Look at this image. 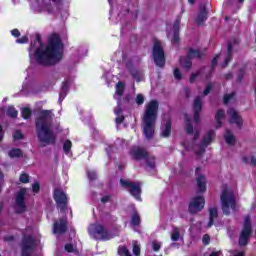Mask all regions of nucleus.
Masks as SVG:
<instances>
[{
  "mask_svg": "<svg viewBox=\"0 0 256 256\" xmlns=\"http://www.w3.org/2000/svg\"><path fill=\"white\" fill-rule=\"evenodd\" d=\"M223 119H225V110L219 109L215 115L216 129H219L223 125Z\"/></svg>",
  "mask_w": 256,
  "mask_h": 256,
  "instance_id": "24",
  "label": "nucleus"
},
{
  "mask_svg": "<svg viewBox=\"0 0 256 256\" xmlns=\"http://www.w3.org/2000/svg\"><path fill=\"white\" fill-rule=\"evenodd\" d=\"M111 201V195H106L101 198V203H109Z\"/></svg>",
  "mask_w": 256,
  "mask_h": 256,
  "instance_id": "62",
  "label": "nucleus"
},
{
  "mask_svg": "<svg viewBox=\"0 0 256 256\" xmlns=\"http://www.w3.org/2000/svg\"><path fill=\"white\" fill-rule=\"evenodd\" d=\"M188 57H191L192 59H202L203 58V52L199 49H188L187 52Z\"/></svg>",
  "mask_w": 256,
  "mask_h": 256,
  "instance_id": "25",
  "label": "nucleus"
},
{
  "mask_svg": "<svg viewBox=\"0 0 256 256\" xmlns=\"http://www.w3.org/2000/svg\"><path fill=\"white\" fill-rule=\"evenodd\" d=\"M233 97H235L234 92H232L231 94H225L224 97H223L224 105H227L231 101V99H233Z\"/></svg>",
  "mask_w": 256,
  "mask_h": 256,
  "instance_id": "40",
  "label": "nucleus"
},
{
  "mask_svg": "<svg viewBox=\"0 0 256 256\" xmlns=\"http://www.w3.org/2000/svg\"><path fill=\"white\" fill-rule=\"evenodd\" d=\"M152 249L153 251L157 252L159 251V249H161V244L157 243V242H153L152 243Z\"/></svg>",
  "mask_w": 256,
  "mask_h": 256,
  "instance_id": "59",
  "label": "nucleus"
},
{
  "mask_svg": "<svg viewBox=\"0 0 256 256\" xmlns=\"http://www.w3.org/2000/svg\"><path fill=\"white\" fill-rule=\"evenodd\" d=\"M20 183H29V174L23 173L19 177Z\"/></svg>",
  "mask_w": 256,
  "mask_h": 256,
  "instance_id": "47",
  "label": "nucleus"
},
{
  "mask_svg": "<svg viewBox=\"0 0 256 256\" xmlns=\"http://www.w3.org/2000/svg\"><path fill=\"white\" fill-rule=\"evenodd\" d=\"M32 191L33 193H39V191H41V185L39 184V182H35L32 185Z\"/></svg>",
  "mask_w": 256,
  "mask_h": 256,
  "instance_id": "53",
  "label": "nucleus"
},
{
  "mask_svg": "<svg viewBox=\"0 0 256 256\" xmlns=\"http://www.w3.org/2000/svg\"><path fill=\"white\" fill-rule=\"evenodd\" d=\"M246 69L245 67H242L239 69L237 78H236V83H243V79L245 77Z\"/></svg>",
  "mask_w": 256,
  "mask_h": 256,
  "instance_id": "37",
  "label": "nucleus"
},
{
  "mask_svg": "<svg viewBox=\"0 0 256 256\" xmlns=\"http://www.w3.org/2000/svg\"><path fill=\"white\" fill-rule=\"evenodd\" d=\"M131 75H132L133 79H135V81H137L138 83H139V81H141V72H139V70L132 71Z\"/></svg>",
  "mask_w": 256,
  "mask_h": 256,
  "instance_id": "43",
  "label": "nucleus"
},
{
  "mask_svg": "<svg viewBox=\"0 0 256 256\" xmlns=\"http://www.w3.org/2000/svg\"><path fill=\"white\" fill-rule=\"evenodd\" d=\"M207 15H208L207 7L205 5L200 6L198 16L195 20L197 25H205V21H207Z\"/></svg>",
  "mask_w": 256,
  "mask_h": 256,
  "instance_id": "18",
  "label": "nucleus"
},
{
  "mask_svg": "<svg viewBox=\"0 0 256 256\" xmlns=\"http://www.w3.org/2000/svg\"><path fill=\"white\" fill-rule=\"evenodd\" d=\"M27 193V189L22 188L19 190L18 194L16 195V213H25L27 211V205H25V195Z\"/></svg>",
  "mask_w": 256,
  "mask_h": 256,
  "instance_id": "14",
  "label": "nucleus"
},
{
  "mask_svg": "<svg viewBox=\"0 0 256 256\" xmlns=\"http://www.w3.org/2000/svg\"><path fill=\"white\" fill-rule=\"evenodd\" d=\"M184 123L186 125V129H193V123L191 122V117L185 115Z\"/></svg>",
  "mask_w": 256,
  "mask_h": 256,
  "instance_id": "41",
  "label": "nucleus"
},
{
  "mask_svg": "<svg viewBox=\"0 0 256 256\" xmlns=\"http://www.w3.org/2000/svg\"><path fill=\"white\" fill-rule=\"evenodd\" d=\"M215 141V130H209L207 134L203 137V139L198 144V150L195 154L199 157L207 151L208 145H211Z\"/></svg>",
  "mask_w": 256,
  "mask_h": 256,
  "instance_id": "11",
  "label": "nucleus"
},
{
  "mask_svg": "<svg viewBox=\"0 0 256 256\" xmlns=\"http://www.w3.org/2000/svg\"><path fill=\"white\" fill-rule=\"evenodd\" d=\"M87 177H88L89 181H97V172L88 171L87 172Z\"/></svg>",
  "mask_w": 256,
  "mask_h": 256,
  "instance_id": "42",
  "label": "nucleus"
},
{
  "mask_svg": "<svg viewBox=\"0 0 256 256\" xmlns=\"http://www.w3.org/2000/svg\"><path fill=\"white\" fill-rule=\"evenodd\" d=\"M136 103L137 105H143L145 103V97L142 94H137Z\"/></svg>",
  "mask_w": 256,
  "mask_h": 256,
  "instance_id": "51",
  "label": "nucleus"
},
{
  "mask_svg": "<svg viewBox=\"0 0 256 256\" xmlns=\"http://www.w3.org/2000/svg\"><path fill=\"white\" fill-rule=\"evenodd\" d=\"M203 209H205V197L195 196L192 198L188 206L189 213H191V215H196V213L203 211Z\"/></svg>",
  "mask_w": 256,
  "mask_h": 256,
  "instance_id": "12",
  "label": "nucleus"
},
{
  "mask_svg": "<svg viewBox=\"0 0 256 256\" xmlns=\"http://www.w3.org/2000/svg\"><path fill=\"white\" fill-rule=\"evenodd\" d=\"M171 136V129H164L162 131V137H170Z\"/></svg>",
  "mask_w": 256,
  "mask_h": 256,
  "instance_id": "63",
  "label": "nucleus"
},
{
  "mask_svg": "<svg viewBox=\"0 0 256 256\" xmlns=\"http://www.w3.org/2000/svg\"><path fill=\"white\" fill-rule=\"evenodd\" d=\"M233 61V44L231 42H228V48H227V56L224 59V61L221 63L222 69H225Z\"/></svg>",
  "mask_w": 256,
  "mask_h": 256,
  "instance_id": "19",
  "label": "nucleus"
},
{
  "mask_svg": "<svg viewBox=\"0 0 256 256\" xmlns=\"http://www.w3.org/2000/svg\"><path fill=\"white\" fill-rule=\"evenodd\" d=\"M171 126H172L171 118L166 119L164 123V129H171Z\"/></svg>",
  "mask_w": 256,
  "mask_h": 256,
  "instance_id": "58",
  "label": "nucleus"
},
{
  "mask_svg": "<svg viewBox=\"0 0 256 256\" xmlns=\"http://www.w3.org/2000/svg\"><path fill=\"white\" fill-rule=\"evenodd\" d=\"M32 113H33V112L31 111L30 108L25 107V108H23L22 111H21V116H22V118H24L25 120L31 119Z\"/></svg>",
  "mask_w": 256,
  "mask_h": 256,
  "instance_id": "35",
  "label": "nucleus"
},
{
  "mask_svg": "<svg viewBox=\"0 0 256 256\" xmlns=\"http://www.w3.org/2000/svg\"><path fill=\"white\" fill-rule=\"evenodd\" d=\"M123 93H125V83L118 82L116 84V95H118V97H123Z\"/></svg>",
  "mask_w": 256,
  "mask_h": 256,
  "instance_id": "33",
  "label": "nucleus"
},
{
  "mask_svg": "<svg viewBox=\"0 0 256 256\" xmlns=\"http://www.w3.org/2000/svg\"><path fill=\"white\" fill-rule=\"evenodd\" d=\"M36 135L41 148L47 147V145H56L57 143V134L52 129H37Z\"/></svg>",
  "mask_w": 256,
  "mask_h": 256,
  "instance_id": "5",
  "label": "nucleus"
},
{
  "mask_svg": "<svg viewBox=\"0 0 256 256\" xmlns=\"http://www.w3.org/2000/svg\"><path fill=\"white\" fill-rule=\"evenodd\" d=\"M152 59L156 67H159L160 69H163L165 67V63H167L165 49L163 48L161 41H159L157 38L153 39Z\"/></svg>",
  "mask_w": 256,
  "mask_h": 256,
  "instance_id": "4",
  "label": "nucleus"
},
{
  "mask_svg": "<svg viewBox=\"0 0 256 256\" xmlns=\"http://www.w3.org/2000/svg\"><path fill=\"white\" fill-rule=\"evenodd\" d=\"M54 235H65L67 233V219L59 218L58 221L53 224Z\"/></svg>",
  "mask_w": 256,
  "mask_h": 256,
  "instance_id": "16",
  "label": "nucleus"
},
{
  "mask_svg": "<svg viewBox=\"0 0 256 256\" xmlns=\"http://www.w3.org/2000/svg\"><path fill=\"white\" fill-rule=\"evenodd\" d=\"M179 237H181V234H179V230L176 228L174 233L171 235L172 241H179Z\"/></svg>",
  "mask_w": 256,
  "mask_h": 256,
  "instance_id": "52",
  "label": "nucleus"
},
{
  "mask_svg": "<svg viewBox=\"0 0 256 256\" xmlns=\"http://www.w3.org/2000/svg\"><path fill=\"white\" fill-rule=\"evenodd\" d=\"M179 41H181V38L179 37V32L175 31L172 37V43H174V45H179Z\"/></svg>",
  "mask_w": 256,
  "mask_h": 256,
  "instance_id": "44",
  "label": "nucleus"
},
{
  "mask_svg": "<svg viewBox=\"0 0 256 256\" xmlns=\"http://www.w3.org/2000/svg\"><path fill=\"white\" fill-rule=\"evenodd\" d=\"M220 201L222 203V210L224 215H230L231 211L229 210V207L233 210H235V208L237 207L235 195L233 194V192L228 191L227 189L222 191Z\"/></svg>",
  "mask_w": 256,
  "mask_h": 256,
  "instance_id": "6",
  "label": "nucleus"
},
{
  "mask_svg": "<svg viewBox=\"0 0 256 256\" xmlns=\"http://www.w3.org/2000/svg\"><path fill=\"white\" fill-rule=\"evenodd\" d=\"M53 198L57 207H60L61 211H65L67 209V194H65L63 190L56 188L54 190Z\"/></svg>",
  "mask_w": 256,
  "mask_h": 256,
  "instance_id": "13",
  "label": "nucleus"
},
{
  "mask_svg": "<svg viewBox=\"0 0 256 256\" xmlns=\"http://www.w3.org/2000/svg\"><path fill=\"white\" fill-rule=\"evenodd\" d=\"M123 121H125V116H123V115L115 118L116 125H121V123H123Z\"/></svg>",
  "mask_w": 256,
  "mask_h": 256,
  "instance_id": "57",
  "label": "nucleus"
},
{
  "mask_svg": "<svg viewBox=\"0 0 256 256\" xmlns=\"http://www.w3.org/2000/svg\"><path fill=\"white\" fill-rule=\"evenodd\" d=\"M23 132L21 130H16L13 134L14 141H21V139H24Z\"/></svg>",
  "mask_w": 256,
  "mask_h": 256,
  "instance_id": "39",
  "label": "nucleus"
},
{
  "mask_svg": "<svg viewBox=\"0 0 256 256\" xmlns=\"http://www.w3.org/2000/svg\"><path fill=\"white\" fill-rule=\"evenodd\" d=\"M202 243L205 247H207V245H209L211 243V236H209V234H205L202 237Z\"/></svg>",
  "mask_w": 256,
  "mask_h": 256,
  "instance_id": "46",
  "label": "nucleus"
},
{
  "mask_svg": "<svg viewBox=\"0 0 256 256\" xmlns=\"http://www.w3.org/2000/svg\"><path fill=\"white\" fill-rule=\"evenodd\" d=\"M197 77H199V73H192L189 79L190 83H195V79H197Z\"/></svg>",
  "mask_w": 256,
  "mask_h": 256,
  "instance_id": "61",
  "label": "nucleus"
},
{
  "mask_svg": "<svg viewBox=\"0 0 256 256\" xmlns=\"http://www.w3.org/2000/svg\"><path fill=\"white\" fill-rule=\"evenodd\" d=\"M35 247H37L35 237L32 235H24L21 242V255L33 253Z\"/></svg>",
  "mask_w": 256,
  "mask_h": 256,
  "instance_id": "10",
  "label": "nucleus"
},
{
  "mask_svg": "<svg viewBox=\"0 0 256 256\" xmlns=\"http://www.w3.org/2000/svg\"><path fill=\"white\" fill-rule=\"evenodd\" d=\"M194 123H199L201 121V112L194 111Z\"/></svg>",
  "mask_w": 256,
  "mask_h": 256,
  "instance_id": "55",
  "label": "nucleus"
},
{
  "mask_svg": "<svg viewBox=\"0 0 256 256\" xmlns=\"http://www.w3.org/2000/svg\"><path fill=\"white\" fill-rule=\"evenodd\" d=\"M64 47L65 44L57 32L48 36L46 45L43 44L41 34L37 33L35 39L31 41L28 51L34 53V59L38 65L53 67L63 59Z\"/></svg>",
  "mask_w": 256,
  "mask_h": 256,
  "instance_id": "1",
  "label": "nucleus"
},
{
  "mask_svg": "<svg viewBox=\"0 0 256 256\" xmlns=\"http://www.w3.org/2000/svg\"><path fill=\"white\" fill-rule=\"evenodd\" d=\"M251 233H253L251 216L247 215L244 217V224L238 241V245L240 247H246V245H249V237H251Z\"/></svg>",
  "mask_w": 256,
  "mask_h": 256,
  "instance_id": "7",
  "label": "nucleus"
},
{
  "mask_svg": "<svg viewBox=\"0 0 256 256\" xmlns=\"http://www.w3.org/2000/svg\"><path fill=\"white\" fill-rule=\"evenodd\" d=\"M158 115L159 102L157 100H151L148 104H146L145 111L142 116L144 129H155Z\"/></svg>",
  "mask_w": 256,
  "mask_h": 256,
  "instance_id": "2",
  "label": "nucleus"
},
{
  "mask_svg": "<svg viewBox=\"0 0 256 256\" xmlns=\"http://www.w3.org/2000/svg\"><path fill=\"white\" fill-rule=\"evenodd\" d=\"M16 43H20V44L29 43V37L22 36L21 38H18L16 40Z\"/></svg>",
  "mask_w": 256,
  "mask_h": 256,
  "instance_id": "54",
  "label": "nucleus"
},
{
  "mask_svg": "<svg viewBox=\"0 0 256 256\" xmlns=\"http://www.w3.org/2000/svg\"><path fill=\"white\" fill-rule=\"evenodd\" d=\"M229 115L230 123L235 124L239 128L243 127V118L241 117V115H239V112H237L235 109H230Z\"/></svg>",
  "mask_w": 256,
  "mask_h": 256,
  "instance_id": "17",
  "label": "nucleus"
},
{
  "mask_svg": "<svg viewBox=\"0 0 256 256\" xmlns=\"http://www.w3.org/2000/svg\"><path fill=\"white\" fill-rule=\"evenodd\" d=\"M6 115L12 119H16L17 115H19V112L13 106H8Z\"/></svg>",
  "mask_w": 256,
  "mask_h": 256,
  "instance_id": "31",
  "label": "nucleus"
},
{
  "mask_svg": "<svg viewBox=\"0 0 256 256\" xmlns=\"http://www.w3.org/2000/svg\"><path fill=\"white\" fill-rule=\"evenodd\" d=\"M11 35H12L13 37H21V32L19 31V29H13V30L11 31Z\"/></svg>",
  "mask_w": 256,
  "mask_h": 256,
  "instance_id": "60",
  "label": "nucleus"
},
{
  "mask_svg": "<svg viewBox=\"0 0 256 256\" xmlns=\"http://www.w3.org/2000/svg\"><path fill=\"white\" fill-rule=\"evenodd\" d=\"M64 250H65L67 253H74V252H75V247L73 246V244L67 243V244H65V246H64Z\"/></svg>",
  "mask_w": 256,
  "mask_h": 256,
  "instance_id": "45",
  "label": "nucleus"
},
{
  "mask_svg": "<svg viewBox=\"0 0 256 256\" xmlns=\"http://www.w3.org/2000/svg\"><path fill=\"white\" fill-rule=\"evenodd\" d=\"M132 251H133V255H135V256L141 255V247L137 244L133 245Z\"/></svg>",
  "mask_w": 256,
  "mask_h": 256,
  "instance_id": "50",
  "label": "nucleus"
},
{
  "mask_svg": "<svg viewBox=\"0 0 256 256\" xmlns=\"http://www.w3.org/2000/svg\"><path fill=\"white\" fill-rule=\"evenodd\" d=\"M90 233L95 239L109 241V230L103 224L95 223L90 226Z\"/></svg>",
  "mask_w": 256,
  "mask_h": 256,
  "instance_id": "9",
  "label": "nucleus"
},
{
  "mask_svg": "<svg viewBox=\"0 0 256 256\" xmlns=\"http://www.w3.org/2000/svg\"><path fill=\"white\" fill-rule=\"evenodd\" d=\"M55 113L53 110H40L35 117L36 129H53Z\"/></svg>",
  "mask_w": 256,
  "mask_h": 256,
  "instance_id": "3",
  "label": "nucleus"
},
{
  "mask_svg": "<svg viewBox=\"0 0 256 256\" xmlns=\"http://www.w3.org/2000/svg\"><path fill=\"white\" fill-rule=\"evenodd\" d=\"M118 255L120 256H133L131 255V252L129 249L126 248V246H119L118 247Z\"/></svg>",
  "mask_w": 256,
  "mask_h": 256,
  "instance_id": "34",
  "label": "nucleus"
},
{
  "mask_svg": "<svg viewBox=\"0 0 256 256\" xmlns=\"http://www.w3.org/2000/svg\"><path fill=\"white\" fill-rule=\"evenodd\" d=\"M213 89V83L212 82H209L207 85H206V88L204 89L203 91V95H209L211 93V90Z\"/></svg>",
  "mask_w": 256,
  "mask_h": 256,
  "instance_id": "48",
  "label": "nucleus"
},
{
  "mask_svg": "<svg viewBox=\"0 0 256 256\" xmlns=\"http://www.w3.org/2000/svg\"><path fill=\"white\" fill-rule=\"evenodd\" d=\"M187 135L192 137L193 143L196 141H199V137L201 136V130L199 129H187L186 130Z\"/></svg>",
  "mask_w": 256,
  "mask_h": 256,
  "instance_id": "27",
  "label": "nucleus"
},
{
  "mask_svg": "<svg viewBox=\"0 0 256 256\" xmlns=\"http://www.w3.org/2000/svg\"><path fill=\"white\" fill-rule=\"evenodd\" d=\"M144 159H145V161H146L147 167H150V169H155V165H156V163H155V157L149 156V154H148V157H147V158H144Z\"/></svg>",
  "mask_w": 256,
  "mask_h": 256,
  "instance_id": "36",
  "label": "nucleus"
},
{
  "mask_svg": "<svg viewBox=\"0 0 256 256\" xmlns=\"http://www.w3.org/2000/svg\"><path fill=\"white\" fill-rule=\"evenodd\" d=\"M174 77L178 81H181V79H183V74H181V70H179V68L174 69Z\"/></svg>",
  "mask_w": 256,
  "mask_h": 256,
  "instance_id": "49",
  "label": "nucleus"
},
{
  "mask_svg": "<svg viewBox=\"0 0 256 256\" xmlns=\"http://www.w3.org/2000/svg\"><path fill=\"white\" fill-rule=\"evenodd\" d=\"M219 217V212L217 211V207L209 208V222H208V229H211L212 225H215V219Z\"/></svg>",
  "mask_w": 256,
  "mask_h": 256,
  "instance_id": "23",
  "label": "nucleus"
},
{
  "mask_svg": "<svg viewBox=\"0 0 256 256\" xmlns=\"http://www.w3.org/2000/svg\"><path fill=\"white\" fill-rule=\"evenodd\" d=\"M197 183V193H205L207 191V181L204 175H199L196 179Z\"/></svg>",
  "mask_w": 256,
  "mask_h": 256,
  "instance_id": "20",
  "label": "nucleus"
},
{
  "mask_svg": "<svg viewBox=\"0 0 256 256\" xmlns=\"http://www.w3.org/2000/svg\"><path fill=\"white\" fill-rule=\"evenodd\" d=\"M224 141H226L227 145L233 147L237 143V138H235V135L231 130H226L224 133Z\"/></svg>",
  "mask_w": 256,
  "mask_h": 256,
  "instance_id": "21",
  "label": "nucleus"
},
{
  "mask_svg": "<svg viewBox=\"0 0 256 256\" xmlns=\"http://www.w3.org/2000/svg\"><path fill=\"white\" fill-rule=\"evenodd\" d=\"M193 58L189 57V54H187V57L185 56H180V65L187 71L193 67Z\"/></svg>",
  "mask_w": 256,
  "mask_h": 256,
  "instance_id": "22",
  "label": "nucleus"
},
{
  "mask_svg": "<svg viewBox=\"0 0 256 256\" xmlns=\"http://www.w3.org/2000/svg\"><path fill=\"white\" fill-rule=\"evenodd\" d=\"M67 93H69V81L65 80L64 82H62V88H61V91L59 93L60 98L61 99L66 98Z\"/></svg>",
  "mask_w": 256,
  "mask_h": 256,
  "instance_id": "28",
  "label": "nucleus"
},
{
  "mask_svg": "<svg viewBox=\"0 0 256 256\" xmlns=\"http://www.w3.org/2000/svg\"><path fill=\"white\" fill-rule=\"evenodd\" d=\"M130 157L134 159V161H141L143 159H147L149 157V152L142 147L134 146L129 151Z\"/></svg>",
  "mask_w": 256,
  "mask_h": 256,
  "instance_id": "15",
  "label": "nucleus"
},
{
  "mask_svg": "<svg viewBox=\"0 0 256 256\" xmlns=\"http://www.w3.org/2000/svg\"><path fill=\"white\" fill-rule=\"evenodd\" d=\"M4 241H6L7 243H11V241H15V236L13 235L5 236Z\"/></svg>",
  "mask_w": 256,
  "mask_h": 256,
  "instance_id": "64",
  "label": "nucleus"
},
{
  "mask_svg": "<svg viewBox=\"0 0 256 256\" xmlns=\"http://www.w3.org/2000/svg\"><path fill=\"white\" fill-rule=\"evenodd\" d=\"M143 133L146 139H153V136L155 135V129H144Z\"/></svg>",
  "mask_w": 256,
  "mask_h": 256,
  "instance_id": "38",
  "label": "nucleus"
},
{
  "mask_svg": "<svg viewBox=\"0 0 256 256\" xmlns=\"http://www.w3.org/2000/svg\"><path fill=\"white\" fill-rule=\"evenodd\" d=\"M219 57H220V55L217 54V55L212 59V69H215V67H217V63H219Z\"/></svg>",
  "mask_w": 256,
  "mask_h": 256,
  "instance_id": "56",
  "label": "nucleus"
},
{
  "mask_svg": "<svg viewBox=\"0 0 256 256\" xmlns=\"http://www.w3.org/2000/svg\"><path fill=\"white\" fill-rule=\"evenodd\" d=\"M73 148V142H71L69 139L65 140L63 143V151L65 155H69L71 153V149Z\"/></svg>",
  "mask_w": 256,
  "mask_h": 256,
  "instance_id": "32",
  "label": "nucleus"
},
{
  "mask_svg": "<svg viewBox=\"0 0 256 256\" xmlns=\"http://www.w3.org/2000/svg\"><path fill=\"white\" fill-rule=\"evenodd\" d=\"M8 156L11 159H21V157H23V150H21L20 148H12L8 152Z\"/></svg>",
  "mask_w": 256,
  "mask_h": 256,
  "instance_id": "26",
  "label": "nucleus"
},
{
  "mask_svg": "<svg viewBox=\"0 0 256 256\" xmlns=\"http://www.w3.org/2000/svg\"><path fill=\"white\" fill-rule=\"evenodd\" d=\"M131 225H133V227H139V225H141V216L139 215V212L132 213Z\"/></svg>",
  "mask_w": 256,
  "mask_h": 256,
  "instance_id": "29",
  "label": "nucleus"
},
{
  "mask_svg": "<svg viewBox=\"0 0 256 256\" xmlns=\"http://www.w3.org/2000/svg\"><path fill=\"white\" fill-rule=\"evenodd\" d=\"M193 109L197 112H201L203 110V100H201V97L197 96L194 99Z\"/></svg>",
  "mask_w": 256,
  "mask_h": 256,
  "instance_id": "30",
  "label": "nucleus"
},
{
  "mask_svg": "<svg viewBox=\"0 0 256 256\" xmlns=\"http://www.w3.org/2000/svg\"><path fill=\"white\" fill-rule=\"evenodd\" d=\"M120 185L124 187V189H129L130 195L137 199V201H141V184H139V182H131L121 178Z\"/></svg>",
  "mask_w": 256,
  "mask_h": 256,
  "instance_id": "8",
  "label": "nucleus"
}]
</instances>
